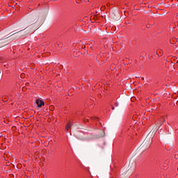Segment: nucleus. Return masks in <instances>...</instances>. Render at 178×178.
<instances>
[{
  "mask_svg": "<svg viewBox=\"0 0 178 178\" xmlns=\"http://www.w3.org/2000/svg\"><path fill=\"white\" fill-rule=\"evenodd\" d=\"M162 54H163L162 50H159V51L156 52V55H157L158 56H159V55H160V56H161L162 55Z\"/></svg>",
  "mask_w": 178,
  "mask_h": 178,
  "instance_id": "20e7f679",
  "label": "nucleus"
},
{
  "mask_svg": "<svg viewBox=\"0 0 178 178\" xmlns=\"http://www.w3.org/2000/svg\"><path fill=\"white\" fill-rule=\"evenodd\" d=\"M94 44H95V42H91V44H84V43L83 42H79V45H84V48H88V47H90V48H91L92 49H94V47H92V45ZM81 48L82 49H83V47L82 46L81 47Z\"/></svg>",
  "mask_w": 178,
  "mask_h": 178,
  "instance_id": "f257e3e1",
  "label": "nucleus"
},
{
  "mask_svg": "<svg viewBox=\"0 0 178 178\" xmlns=\"http://www.w3.org/2000/svg\"><path fill=\"white\" fill-rule=\"evenodd\" d=\"M163 122H165V119L163 118H162L160 120V122H159L160 126H162V124H163Z\"/></svg>",
  "mask_w": 178,
  "mask_h": 178,
  "instance_id": "39448f33",
  "label": "nucleus"
},
{
  "mask_svg": "<svg viewBox=\"0 0 178 178\" xmlns=\"http://www.w3.org/2000/svg\"><path fill=\"white\" fill-rule=\"evenodd\" d=\"M36 104L38 106V108H41V106H44V105H45V103L44 102H42V100L38 99L36 100Z\"/></svg>",
  "mask_w": 178,
  "mask_h": 178,
  "instance_id": "f03ea898",
  "label": "nucleus"
},
{
  "mask_svg": "<svg viewBox=\"0 0 178 178\" xmlns=\"http://www.w3.org/2000/svg\"><path fill=\"white\" fill-rule=\"evenodd\" d=\"M72 127V123L71 122H69L67 125H66V127H65V130L67 131H69V129H70Z\"/></svg>",
  "mask_w": 178,
  "mask_h": 178,
  "instance_id": "7ed1b4c3",
  "label": "nucleus"
},
{
  "mask_svg": "<svg viewBox=\"0 0 178 178\" xmlns=\"http://www.w3.org/2000/svg\"><path fill=\"white\" fill-rule=\"evenodd\" d=\"M96 120H99V118H96Z\"/></svg>",
  "mask_w": 178,
  "mask_h": 178,
  "instance_id": "423d86ee",
  "label": "nucleus"
}]
</instances>
